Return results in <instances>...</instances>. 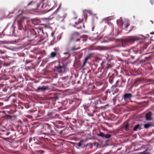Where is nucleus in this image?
I'll return each mask as SVG.
<instances>
[{
    "mask_svg": "<svg viewBox=\"0 0 154 154\" xmlns=\"http://www.w3.org/2000/svg\"><path fill=\"white\" fill-rule=\"evenodd\" d=\"M137 40V38L134 36L124 39L122 41V46L125 47V46L128 45L130 44L133 43L135 41Z\"/></svg>",
    "mask_w": 154,
    "mask_h": 154,
    "instance_id": "f257e3e1",
    "label": "nucleus"
},
{
    "mask_svg": "<svg viewBox=\"0 0 154 154\" xmlns=\"http://www.w3.org/2000/svg\"><path fill=\"white\" fill-rule=\"evenodd\" d=\"M125 52L123 54H125L127 56L129 55L131 56L132 58H134L133 55L134 54H136L137 53H140L141 52L140 51L137 50L136 48H133L131 49L128 50L124 51Z\"/></svg>",
    "mask_w": 154,
    "mask_h": 154,
    "instance_id": "f03ea898",
    "label": "nucleus"
},
{
    "mask_svg": "<svg viewBox=\"0 0 154 154\" xmlns=\"http://www.w3.org/2000/svg\"><path fill=\"white\" fill-rule=\"evenodd\" d=\"M47 2V0H37L36 1L37 8H40L44 9L48 5L46 3Z\"/></svg>",
    "mask_w": 154,
    "mask_h": 154,
    "instance_id": "7ed1b4c3",
    "label": "nucleus"
},
{
    "mask_svg": "<svg viewBox=\"0 0 154 154\" xmlns=\"http://www.w3.org/2000/svg\"><path fill=\"white\" fill-rule=\"evenodd\" d=\"M60 8V5L57 10L55 11L52 15V16H54V17H55L58 20H61L63 21L66 17V16H60L59 15L56 14V13L58 11Z\"/></svg>",
    "mask_w": 154,
    "mask_h": 154,
    "instance_id": "20e7f679",
    "label": "nucleus"
},
{
    "mask_svg": "<svg viewBox=\"0 0 154 154\" xmlns=\"http://www.w3.org/2000/svg\"><path fill=\"white\" fill-rule=\"evenodd\" d=\"M32 23L36 25H41V20L38 18H35L31 20Z\"/></svg>",
    "mask_w": 154,
    "mask_h": 154,
    "instance_id": "39448f33",
    "label": "nucleus"
},
{
    "mask_svg": "<svg viewBox=\"0 0 154 154\" xmlns=\"http://www.w3.org/2000/svg\"><path fill=\"white\" fill-rule=\"evenodd\" d=\"M48 89V87L47 86H42V87H38L36 90V91L38 92L45 91V90Z\"/></svg>",
    "mask_w": 154,
    "mask_h": 154,
    "instance_id": "423d86ee",
    "label": "nucleus"
},
{
    "mask_svg": "<svg viewBox=\"0 0 154 154\" xmlns=\"http://www.w3.org/2000/svg\"><path fill=\"white\" fill-rule=\"evenodd\" d=\"M55 68H56L57 71L60 73H61L62 72V69H64L65 68L64 66H61L60 65H58L57 66H55Z\"/></svg>",
    "mask_w": 154,
    "mask_h": 154,
    "instance_id": "0eeeda50",
    "label": "nucleus"
},
{
    "mask_svg": "<svg viewBox=\"0 0 154 154\" xmlns=\"http://www.w3.org/2000/svg\"><path fill=\"white\" fill-rule=\"evenodd\" d=\"M15 27L14 26V24H13L11 25V27L10 29V31H8V35H11L13 34L14 32Z\"/></svg>",
    "mask_w": 154,
    "mask_h": 154,
    "instance_id": "6e6552de",
    "label": "nucleus"
},
{
    "mask_svg": "<svg viewBox=\"0 0 154 154\" xmlns=\"http://www.w3.org/2000/svg\"><path fill=\"white\" fill-rule=\"evenodd\" d=\"M152 113L151 112H149L146 113L145 116L146 119V120H152L151 118Z\"/></svg>",
    "mask_w": 154,
    "mask_h": 154,
    "instance_id": "1a4fd4ad",
    "label": "nucleus"
},
{
    "mask_svg": "<svg viewBox=\"0 0 154 154\" xmlns=\"http://www.w3.org/2000/svg\"><path fill=\"white\" fill-rule=\"evenodd\" d=\"M92 54H89L88 55L86 56V57L85 58L84 60V61L82 67L84 66L87 63V60H88L89 58L91 56H92Z\"/></svg>",
    "mask_w": 154,
    "mask_h": 154,
    "instance_id": "9d476101",
    "label": "nucleus"
},
{
    "mask_svg": "<svg viewBox=\"0 0 154 154\" xmlns=\"http://www.w3.org/2000/svg\"><path fill=\"white\" fill-rule=\"evenodd\" d=\"M132 97V95L130 93H126L124 94L123 98L124 100L127 98H130Z\"/></svg>",
    "mask_w": 154,
    "mask_h": 154,
    "instance_id": "9b49d317",
    "label": "nucleus"
},
{
    "mask_svg": "<svg viewBox=\"0 0 154 154\" xmlns=\"http://www.w3.org/2000/svg\"><path fill=\"white\" fill-rule=\"evenodd\" d=\"M42 127L45 128V129H48L49 131H51V126L48 124H44L43 126H42Z\"/></svg>",
    "mask_w": 154,
    "mask_h": 154,
    "instance_id": "f8f14e48",
    "label": "nucleus"
},
{
    "mask_svg": "<svg viewBox=\"0 0 154 154\" xmlns=\"http://www.w3.org/2000/svg\"><path fill=\"white\" fill-rule=\"evenodd\" d=\"M153 125V124L151 122L149 123H147L144 125V128H147L150 127L152 126Z\"/></svg>",
    "mask_w": 154,
    "mask_h": 154,
    "instance_id": "ddd939ff",
    "label": "nucleus"
},
{
    "mask_svg": "<svg viewBox=\"0 0 154 154\" xmlns=\"http://www.w3.org/2000/svg\"><path fill=\"white\" fill-rule=\"evenodd\" d=\"M116 22L118 25L119 23H120L122 26L123 24V22L122 21V18L120 17L119 19L117 20Z\"/></svg>",
    "mask_w": 154,
    "mask_h": 154,
    "instance_id": "4468645a",
    "label": "nucleus"
},
{
    "mask_svg": "<svg viewBox=\"0 0 154 154\" xmlns=\"http://www.w3.org/2000/svg\"><path fill=\"white\" fill-rule=\"evenodd\" d=\"M57 53L56 52H52L49 56V58H54L57 55Z\"/></svg>",
    "mask_w": 154,
    "mask_h": 154,
    "instance_id": "2eb2a0df",
    "label": "nucleus"
},
{
    "mask_svg": "<svg viewBox=\"0 0 154 154\" xmlns=\"http://www.w3.org/2000/svg\"><path fill=\"white\" fill-rule=\"evenodd\" d=\"M140 125L139 124H137L136 125L134 128L133 130L134 131H136L137 130L138 128H139L140 129Z\"/></svg>",
    "mask_w": 154,
    "mask_h": 154,
    "instance_id": "dca6fc26",
    "label": "nucleus"
},
{
    "mask_svg": "<svg viewBox=\"0 0 154 154\" xmlns=\"http://www.w3.org/2000/svg\"><path fill=\"white\" fill-rule=\"evenodd\" d=\"M119 82V80H117L116 83V84L113 85L112 87V88H116V87L118 86V85H117V84Z\"/></svg>",
    "mask_w": 154,
    "mask_h": 154,
    "instance_id": "f3484780",
    "label": "nucleus"
},
{
    "mask_svg": "<svg viewBox=\"0 0 154 154\" xmlns=\"http://www.w3.org/2000/svg\"><path fill=\"white\" fill-rule=\"evenodd\" d=\"M84 142V140H82L80 141L77 144V145L78 146L80 147L82 145L83 143Z\"/></svg>",
    "mask_w": 154,
    "mask_h": 154,
    "instance_id": "a211bd4d",
    "label": "nucleus"
},
{
    "mask_svg": "<svg viewBox=\"0 0 154 154\" xmlns=\"http://www.w3.org/2000/svg\"><path fill=\"white\" fill-rule=\"evenodd\" d=\"M53 17L51 18H42V20H43L44 21H46V22H47L49 21L50 20H51V19Z\"/></svg>",
    "mask_w": 154,
    "mask_h": 154,
    "instance_id": "6ab92c4d",
    "label": "nucleus"
},
{
    "mask_svg": "<svg viewBox=\"0 0 154 154\" xmlns=\"http://www.w3.org/2000/svg\"><path fill=\"white\" fill-rule=\"evenodd\" d=\"M105 134L103 132H100L99 134H98V135L102 137H104Z\"/></svg>",
    "mask_w": 154,
    "mask_h": 154,
    "instance_id": "aec40b11",
    "label": "nucleus"
},
{
    "mask_svg": "<svg viewBox=\"0 0 154 154\" xmlns=\"http://www.w3.org/2000/svg\"><path fill=\"white\" fill-rule=\"evenodd\" d=\"M110 137V135L109 134H108L106 135L105 134L104 137H105L106 138H109Z\"/></svg>",
    "mask_w": 154,
    "mask_h": 154,
    "instance_id": "412c9836",
    "label": "nucleus"
},
{
    "mask_svg": "<svg viewBox=\"0 0 154 154\" xmlns=\"http://www.w3.org/2000/svg\"><path fill=\"white\" fill-rule=\"evenodd\" d=\"M113 77H110L109 79V82L110 83H112L113 82Z\"/></svg>",
    "mask_w": 154,
    "mask_h": 154,
    "instance_id": "4be33fe9",
    "label": "nucleus"
},
{
    "mask_svg": "<svg viewBox=\"0 0 154 154\" xmlns=\"http://www.w3.org/2000/svg\"><path fill=\"white\" fill-rule=\"evenodd\" d=\"M63 54H64L67 55V57H69L70 56V54L68 52L64 53Z\"/></svg>",
    "mask_w": 154,
    "mask_h": 154,
    "instance_id": "5701e85b",
    "label": "nucleus"
},
{
    "mask_svg": "<svg viewBox=\"0 0 154 154\" xmlns=\"http://www.w3.org/2000/svg\"><path fill=\"white\" fill-rule=\"evenodd\" d=\"M36 152L37 153H40L41 154H43L44 152V151L42 150H39L38 151H37Z\"/></svg>",
    "mask_w": 154,
    "mask_h": 154,
    "instance_id": "b1692460",
    "label": "nucleus"
},
{
    "mask_svg": "<svg viewBox=\"0 0 154 154\" xmlns=\"http://www.w3.org/2000/svg\"><path fill=\"white\" fill-rule=\"evenodd\" d=\"M78 49L79 48H76L75 47V46H74L72 47V49H71V51H73L76 50Z\"/></svg>",
    "mask_w": 154,
    "mask_h": 154,
    "instance_id": "393cba45",
    "label": "nucleus"
},
{
    "mask_svg": "<svg viewBox=\"0 0 154 154\" xmlns=\"http://www.w3.org/2000/svg\"><path fill=\"white\" fill-rule=\"evenodd\" d=\"M141 46L142 47L141 49V51L142 50H144L146 48V46L145 45V47H143V46L144 45V44H142L141 45Z\"/></svg>",
    "mask_w": 154,
    "mask_h": 154,
    "instance_id": "a878e982",
    "label": "nucleus"
},
{
    "mask_svg": "<svg viewBox=\"0 0 154 154\" xmlns=\"http://www.w3.org/2000/svg\"><path fill=\"white\" fill-rule=\"evenodd\" d=\"M87 12L88 13L90 14H91V11H88V10H85L84 11H83V13H85V12Z\"/></svg>",
    "mask_w": 154,
    "mask_h": 154,
    "instance_id": "bb28decb",
    "label": "nucleus"
},
{
    "mask_svg": "<svg viewBox=\"0 0 154 154\" xmlns=\"http://www.w3.org/2000/svg\"><path fill=\"white\" fill-rule=\"evenodd\" d=\"M129 24L128 23H126V24H125V29H127V28L129 26Z\"/></svg>",
    "mask_w": 154,
    "mask_h": 154,
    "instance_id": "cd10ccee",
    "label": "nucleus"
},
{
    "mask_svg": "<svg viewBox=\"0 0 154 154\" xmlns=\"http://www.w3.org/2000/svg\"><path fill=\"white\" fill-rule=\"evenodd\" d=\"M138 154H148V153L145 152H141L138 153Z\"/></svg>",
    "mask_w": 154,
    "mask_h": 154,
    "instance_id": "c85d7f7f",
    "label": "nucleus"
},
{
    "mask_svg": "<svg viewBox=\"0 0 154 154\" xmlns=\"http://www.w3.org/2000/svg\"><path fill=\"white\" fill-rule=\"evenodd\" d=\"M101 49V47L99 46H98L97 47H96V48L95 49L96 50H100Z\"/></svg>",
    "mask_w": 154,
    "mask_h": 154,
    "instance_id": "c756f323",
    "label": "nucleus"
},
{
    "mask_svg": "<svg viewBox=\"0 0 154 154\" xmlns=\"http://www.w3.org/2000/svg\"><path fill=\"white\" fill-rule=\"evenodd\" d=\"M35 3V2H34L32 1L30 3H29L28 4V6L30 5H32V4H34Z\"/></svg>",
    "mask_w": 154,
    "mask_h": 154,
    "instance_id": "7c9ffc66",
    "label": "nucleus"
},
{
    "mask_svg": "<svg viewBox=\"0 0 154 154\" xmlns=\"http://www.w3.org/2000/svg\"><path fill=\"white\" fill-rule=\"evenodd\" d=\"M129 126V124H126L125 126V128L126 130H127L128 128V127Z\"/></svg>",
    "mask_w": 154,
    "mask_h": 154,
    "instance_id": "2f4dec72",
    "label": "nucleus"
},
{
    "mask_svg": "<svg viewBox=\"0 0 154 154\" xmlns=\"http://www.w3.org/2000/svg\"><path fill=\"white\" fill-rule=\"evenodd\" d=\"M5 53V52L3 51H2L1 50H0V53L1 54H3Z\"/></svg>",
    "mask_w": 154,
    "mask_h": 154,
    "instance_id": "473e14b6",
    "label": "nucleus"
},
{
    "mask_svg": "<svg viewBox=\"0 0 154 154\" xmlns=\"http://www.w3.org/2000/svg\"><path fill=\"white\" fill-rule=\"evenodd\" d=\"M74 39V38H73V36H72L71 38H70V40L71 41H72Z\"/></svg>",
    "mask_w": 154,
    "mask_h": 154,
    "instance_id": "72a5a7b5",
    "label": "nucleus"
},
{
    "mask_svg": "<svg viewBox=\"0 0 154 154\" xmlns=\"http://www.w3.org/2000/svg\"><path fill=\"white\" fill-rule=\"evenodd\" d=\"M32 141V138H30L29 139V142L30 143L31 141Z\"/></svg>",
    "mask_w": 154,
    "mask_h": 154,
    "instance_id": "f704fd0d",
    "label": "nucleus"
},
{
    "mask_svg": "<svg viewBox=\"0 0 154 154\" xmlns=\"http://www.w3.org/2000/svg\"><path fill=\"white\" fill-rule=\"evenodd\" d=\"M150 2H151V4L152 5L153 4V0H150Z\"/></svg>",
    "mask_w": 154,
    "mask_h": 154,
    "instance_id": "c9c22d12",
    "label": "nucleus"
},
{
    "mask_svg": "<svg viewBox=\"0 0 154 154\" xmlns=\"http://www.w3.org/2000/svg\"><path fill=\"white\" fill-rule=\"evenodd\" d=\"M32 140L34 141L36 139V138L35 137H33L32 138Z\"/></svg>",
    "mask_w": 154,
    "mask_h": 154,
    "instance_id": "e433bc0d",
    "label": "nucleus"
},
{
    "mask_svg": "<svg viewBox=\"0 0 154 154\" xmlns=\"http://www.w3.org/2000/svg\"><path fill=\"white\" fill-rule=\"evenodd\" d=\"M79 23H80V22L79 21L78 22H75V24L77 25V24H79Z\"/></svg>",
    "mask_w": 154,
    "mask_h": 154,
    "instance_id": "4c0bfd02",
    "label": "nucleus"
},
{
    "mask_svg": "<svg viewBox=\"0 0 154 154\" xmlns=\"http://www.w3.org/2000/svg\"><path fill=\"white\" fill-rule=\"evenodd\" d=\"M51 36L52 37L53 36H54V33H53V32H52L51 33Z\"/></svg>",
    "mask_w": 154,
    "mask_h": 154,
    "instance_id": "58836bf2",
    "label": "nucleus"
},
{
    "mask_svg": "<svg viewBox=\"0 0 154 154\" xmlns=\"http://www.w3.org/2000/svg\"><path fill=\"white\" fill-rule=\"evenodd\" d=\"M110 93V92L109 91V90H108L106 92V93Z\"/></svg>",
    "mask_w": 154,
    "mask_h": 154,
    "instance_id": "ea45409f",
    "label": "nucleus"
},
{
    "mask_svg": "<svg viewBox=\"0 0 154 154\" xmlns=\"http://www.w3.org/2000/svg\"><path fill=\"white\" fill-rule=\"evenodd\" d=\"M80 41V39L79 38H78L76 40V41L78 42V41Z\"/></svg>",
    "mask_w": 154,
    "mask_h": 154,
    "instance_id": "a19ab883",
    "label": "nucleus"
},
{
    "mask_svg": "<svg viewBox=\"0 0 154 154\" xmlns=\"http://www.w3.org/2000/svg\"><path fill=\"white\" fill-rule=\"evenodd\" d=\"M82 26H80V27H77V28L78 29H81L82 28Z\"/></svg>",
    "mask_w": 154,
    "mask_h": 154,
    "instance_id": "79ce46f5",
    "label": "nucleus"
},
{
    "mask_svg": "<svg viewBox=\"0 0 154 154\" xmlns=\"http://www.w3.org/2000/svg\"><path fill=\"white\" fill-rule=\"evenodd\" d=\"M118 87H122V85L121 84L120 85L118 86Z\"/></svg>",
    "mask_w": 154,
    "mask_h": 154,
    "instance_id": "37998d69",
    "label": "nucleus"
},
{
    "mask_svg": "<svg viewBox=\"0 0 154 154\" xmlns=\"http://www.w3.org/2000/svg\"><path fill=\"white\" fill-rule=\"evenodd\" d=\"M112 100L114 101H115L116 100V98H113L112 99Z\"/></svg>",
    "mask_w": 154,
    "mask_h": 154,
    "instance_id": "c03bdc74",
    "label": "nucleus"
},
{
    "mask_svg": "<svg viewBox=\"0 0 154 154\" xmlns=\"http://www.w3.org/2000/svg\"><path fill=\"white\" fill-rule=\"evenodd\" d=\"M10 134V133L9 132H8L6 133V135H8L9 134Z\"/></svg>",
    "mask_w": 154,
    "mask_h": 154,
    "instance_id": "a18cd8bd",
    "label": "nucleus"
},
{
    "mask_svg": "<svg viewBox=\"0 0 154 154\" xmlns=\"http://www.w3.org/2000/svg\"><path fill=\"white\" fill-rule=\"evenodd\" d=\"M94 26H93V27H92V31H94Z\"/></svg>",
    "mask_w": 154,
    "mask_h": 154,
    "instance_id": "49530a36",
    "label": "nucleus"
},
{
    "mask_svg": "<svg viewBox=\"0 0 154 154\" xmlns=\"http://www.w3.org/2000/svg\"><path fill=\"white\" fill-rule=\"evenodd\" d=\"M85 20H87V16H86V17H85Z\"/></svg>",
    "mask_w": 154,
    "mask_h": 154,
    "instance_id": "de8ad7c7",
    "label": "nucleus"
},
{
    "mask_svg": "<svg viewBox=\"0 0 154 154\" xmlns=\"http://www.w3.org/2000/svg\"><path fill=\"white\" fill-rule=\"evenodd\" d=\"M150 22H151L152 23V24L153 23V21H152V20H150Z\"/></svg>",
    "mask_w": 154,
    "mask_h": 154,
    "instance_id": "09e8293b",
    "label": "nucleus"
}]
</instances>
